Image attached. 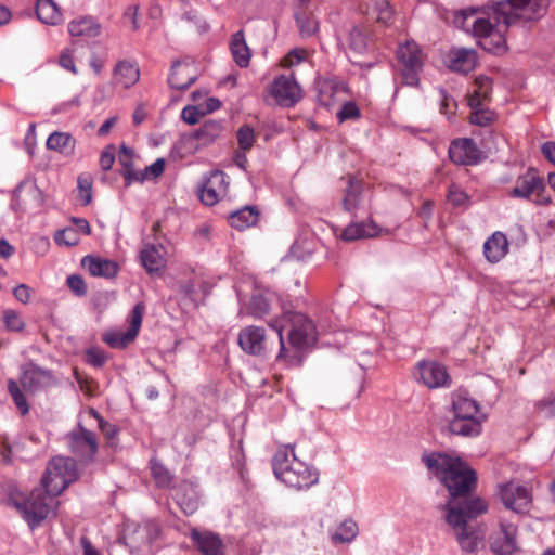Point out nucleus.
<instances>
[{
	"instance_id": "nucleus-4",
	"label": "nucleus",
	"mask_w": 555,
	"mask_h": 555,
	"mask_svg": "<svg viewBox=\"0 0 555 555\" xmlns=\"http://www.w3.org/2000/svg\"><path fill=\"white\" fill-rule=\"evenodd\" d=\"M272 468L276 479L297 491L307 490L319 482L318 469L296 456L294 444H283L276 450Z\"/></svg>"
},
{
	"instance_id": "nucleus-38",
	"label": "nucleus",
	"mask_w": 555,
	"mask_h": 555,
	"mask_svg": "<svg viewBox=\"0 0 555 555\" xmlns=\"http://www.w3.org/2000/svg\"><path fill=\"white\" fill-rule=\"evenodd\" d=\"M348 49L356 54H364L370 47L369 35L365 29L353 27L347 38Z\"/></svg>"
},
{
	"instance_id": "nucleus-13",
	"label": "nucleus",
	"mask_w": 555,
	"mask_h": 555,
	"mask_svg": "<svg viewBox=\"0 0 555 555\" xmlns=\"http://www.w3.org/2000/svg\"><path fill=\"white\" fill-rule=\"evenodd\" d=\"M144 305L137 304L130 313V324L127 331H108L103 334V341L112 348L122 349L129 346L138 336L142 318L144 313Z\"/></svg>"
},
{
	"instance_id": "nucleus-33",
	"label": "nucleus",
	"mask_w": 555,
	"mask_h": 555,
	"mask_svg": "<svg viewBox=\"0 0 555 555\" xmlns=\"http://www.w3.org/2000/svg\"><path fill=\"white\" fill-rule=\"evenodd\" d=\"M230 51L234 62L242 68L249 65L250 50L246 43L243 30H238L232 35L230 40Z\"/></svg>"
},
{
	"instance_id": "nucleus-23",
	"label": "nucleus",
	"mask_w": 555,
	"mask_h": 555,
	"mask_svg": "<svg viewBox=\"0 0 555 555\" xmlns=\"http://www.w3.org/2000/svg\"><path fill=\"white\" fill-rule=\"evenodd\" d=\"M447 62L451 70L467 74L475 68L477 55L472 49L453 48L448 53Z\"/></svg>"
},
{
	"instance_id": "nucleus-21",
	"label": "nucleus",
	"mask_w": 555,
	"mask_h": 555,
	"mask_svg": "<svg viewBox=\"0 0 555 555\" xmlns=\"http://www.w3.org/2000/svg\"><path fill=\"white\" fill-rule=\"evenodd\" d=\"M272 294L260 289H255L251 295L244 300L242 312L255 318L263 319L271 311Z\"/></svg>"
},
{
	"instance_id": "nucleus-10",
	"label": "nucleus",
	"mask_w": 555,
	"mask_h": 555,
	"mask_svg": "<svg viewBox=\"0 0 555 555\" xmlns=\"http://www.w3.org/2000/svg\"><path fill=\"white\" fill-rule=\"evenodd\" d=\"M413 377L428 389L449 387L451 377L446 366L434 360H423L416 363Z\"/></svg>"
},
{
	"instance_id": "nucleus-54",
	"label": "nucleus",
	"mask_w": 555,
	"mask_h": 555,
	"mask_svg": "<svg viewBox=\"0 0 555 555\" xmlns=\"http://www.w3.org/2000/svg\"><path fill=\"white\" fill-rule=\"evenodd\" d=\"M59 64L64 69L77 74V67L74 61V53L70 49L63 50L59 56Z\"/></svg>"
},
{
	"instance_id": "nucleus-53",
	"label": "nucleus",
	"mask_w": 555,
	"mask_h": 555,
	"mask_svg": "<svg viewBox=\"0 0 555 555\" xmlns=\"http://www.w3.org/2000/svg\"><path fill=\"white\" fill-rule=\"evenodd\" d=\"M307 56V52L304 49H293L282 60L281 65L284 67H291L302 62Z\"/></svg>"
},
{
	"instance_id": "nucleus-28",
	"label": "nucleus",
	"mask_w": 555,
	"mask_h": 555,
	"mask_svg": "<svg viewBox=\"0 0 555 555\" xmlns=\"http://www.w3.org/2000/svg\"><path fill=\"white\" fill-rule=\"evenodd\" d=\"M508 251V241L504 233L494 232L483 244V255L491 263L502 260Z\"/></svg>"
},
{
	"instance_id": "nucleus-39",
	"label": "nucleus",
	"mask_w": 555,
	"mask_h": 555,
	"mask_svg": "<svg viewBox=\"0 0 555 555\" xmlns=\"http://www.w3.org/2000/svg\"><path fill=\"white\" fill-rule=\"evenodd\" d=\"M358 525L351 519H347L338 528V531L332 535L333 543H349L358 535Z\"/></svg>"
},
{
	"instance_id": "nucleus-26",
	"label": "nucleus",
	"mask_w": 555,
	"mask_h": 555,
	"mask_svg": "<svg viewBox=\"0 0 555 555\" xmlns=\"http://www.w3.org/2000/svg\"><path fill=\"white\" fill-rule=\"evenodd\" d=\"M318 103L325 107H331L340 100V95L346 92L343 83L332 79H322L317 83Z\"/></svg>"
},
{
	"instance_id": "nucleus-24",
	"label": "nucleus",
	"mask_w": 555,
	"mask_h": 555,
	"mask_svg": "<svg viewBox=\"0 0 555 555\" xmlns=\"http://www.w3.org/2000/svg\"><path fill=\"white\" fill-rule=\"evenodd\" d=\"M383 233L373 220L363 222H353L347 225L340 233L339 237L344 242H353L358 240L372 238Z\"/></svg>"
},
{
	"instance_id": "nucleus-9",
	"label": "nucleus",
	"mask_w": 555,
	"mask_h": 555,
	"mask_svg": "<svg viewBox=\"0 0 555 555\" xmlns=\"http://www.w3.org/2000/svg\"><path fill=\"white\" fill-rule=\"evenodd\" d=\"M544 179L534 168H529L526 173L518 177L516 185L509 191V196L515 198L532 199L538 205L551 204V198L545 194Z\"/></svg>"
},
{
	"instance_id": "nucleus-63",
	"label": "nucleus",
	"mask_w": 555,
	"mask_h": 555,
	"mask_svg": "<svg viewBox=\"0 0 555 555\" xmlns=\"http://www.w3.org/2000/svg\"><path fill=\"white\" fill-rule=\"evenodd\" d=\"M541 151L545 158L555 165V142H546L542 145Z\"/></svg>"
},
{
	"instance_id": "nucleus-16",
	"label": "nucleus",
	"mask_w": 555,
	"mask_h": 555,
	"mask_svg": "<svg viewBox=\"0 0 555 555\" xmlns=\"http://www.w3.org/2000/svg\"><path fill=\"white\" fill-rule=\"evenodd\" d=\"M237 341L242 350L251 356H266L271 350L266 330L260 326L242 328Z\"/></svg>"
},
{
	"instance_id": "nucleus-14",
	"label": "nucleus",
	"mask_w": 555,
	"mask_h": 555,
	"mask_svg": "<svg viewBox=\"0 0 555 555\" xmlns=\"http://www.w3.org/2000/svg\"><path fill=\"white\" fill-rule=\"evenodd\" d=\"M269 93L279 105L284 107H292L301 99V89L293 73L275 77L269 87Z\"/></svg>"
},
{
	"instance_id": "nucleus-62",
	"label": "nucleus",
	"mask_w": 555,
	"mask_h": 555,
	"mask_svg": "<svg viewBox=\"0 0 555 555\" xmlns=\"http://www.w3.org/2000/svg\"><path fill=\"white\" fill-rule=\"evenodd\" d=\"M76 230H79V234L82 233L85 235H89L91 233V228L89 222L83 218H73L72 219Z\"/></svg>"
},
{
	"instance_id": "nucleus-57",
	"label": "nucleus",
	"mask_w": 555,
	"mask_h": 555,
	"mask_svg": "<svg viewBox=\"0 0 555 555\" xmlns=\"http://www.w3.org/2000/svg\"><path fill=\"white\" fill-rule=\"evenodd\" d=\"M165 170V160L163 158L156 159L152 165L146 166L144 172L146 179H155L159 177Z\"/></svg>"
},
{
	"instance_id": "nucleus-34",
	"label": "nucleus",
	"mask_w": 555,
	"mask_h": 555,
	"mask_svg": "<svg viewBox=\"0 0 555 555\" xmlns=\"http://www.w3.org/2000/svg\"><path fill=\"white\" fill-rule=\"evenodd\" d=\"M37 17L44 24L59 25L63 21V15L53 0H37Z\"/></svg>"
},
{
	"instance_id": "nucleus-1",
	"label": "nucleus",
	"mask_w": 555,
	"mask_h": 555,
	"mask_svg": "<svg viewBox=\"0 0 555 555\" xmlns=\"http://www.w3.org/2000/svg\"><path fill=\"white\" fill-rule=\"evenodd\" d=\"M423 461L450 493L451 500L443 507L444 518L461 550L467 554L476 553L483 545L485 531L469 521L488 509L480 498L465 499L476 485V472L460 457L447 453L434 452L424 455Z\"/></svg>"
},
{
	"instance_id": "nucleus-22",
	"label": "nucleus",
	"mask_w": 555,
	"mask_h": 555,
	"mask_svg": "<svg viewBox=\"0 0 555 555\" xmlns=\"http://www.w3.org/2000/svg\"><path fill=\"white\" fill-rule=\"evenodd\" d=\"M196 79V70L191 63L176 61L171 65L168 82L177 90L188 89Z\"/></svg>"
},
{
	"instance_id": "nucleus-64",
	"label": "nucleus",
	"mask_w": 555,
	"mask_h": 555,
	"mask_svg": "<svg viewBox=\"0 0 555 555\" xmlns=\"http://www.w3.org/2000/svg\"><path fill=\"white\" fill-rule=\"evenodd\" d=\"M15 253V248L7 241L0 240V257L8 259Z\"/></svg>"
},
{
	"instance_id": "nucleus-19",
	"label": "nucleus",
	"mask_w": 555,
	"mask_h": 555,
	"mask_svg": "<svg viewBox=\"0 0 555 555\" xmlns=\"http://www.w3.org/2000/svg\"><path fill=\"white\" fill-rule=\"evenodd\" d=\"M449 157L457 165H475L480 159V150L472 139H456L450 144Z\"/></svg>"
},
{
	"instance_id": "nucleus-5",
	"label": "nucleus",
	"mask_w": 555,
	"mask_h": 555,
	"mask_svg": "<svg viewBox=\"0 0 555 555\" xmlns=\"http://www.w3.org/2000/svg\"><path fill=\"white\" fill-rule=\"evenodd\" d=\"M453 417L449 430L459 436L475 437L481 433L485 416L479 413L478 403L464 393H454L452 401Z\"/></svg>"
},
{
	"instance_id": "nucleus-45",
	"label": "nucleus",
	"mask_w": 555,
	"mask_h": 555,
	"mask_svg": "<svg viewBox=\"0 0 555 555\" xmlns=\"http://www.w3.org/2000/svg\"><path fill=\"white\" fill-rule=\"evenodd\" d=\"M54 241L57 245L75 246L80 241L79 230L73 227L59 230L54 235Z\"/></svg>"
},
{
	"instance_id": "nucleus-49",
	"label": "nucleus",
	"mask_w": 555,
	"mask_h": 555,
	"mask_svg": "<svg viewBox=\"0 0 555 555\" xmlns=\"http://www.w3.org/2000/svg\"><path fill=\"white\" fill-rule=\"evenodd\" d=\"M74 377L81 391L89 396H93L95 393L98 389V383L93 378L79 372L77 369L74 370Z\"/></svg>"
},
{
	"instance_id": "nucleus-43",
	"label": "nucleus",
	"mask_w": 555,
	"mask_h": 555,
	"mask_svg": "<svg viewBox=\"0 0 555 555\" xmlns=\"http://www.w3.org/2000/svg\"><path fill=\"white\" fill-rule=\"evenodd\" d=\"M92 182L90 173H81L77 179L78 197L83 206L92 201Z\"/></svg>"
},
{
	"instance_id": "nucleus-2",
	"label": "nucleus",
	"mask_w": 555,
	"mask_h": 555,
	"mask_svg": "<svg viewBox=\"0 0 555 555\" xmlns=\"http://www.w3.org/2000/svg\"><path fill=\"white\" fill-rule=\"evenodd\" d=\"M548 0H503L496 2L489 18H477L473 24V33L479 38L483 50L492 53L505 49L504 33L517 22H529L541 18L548 8Z\"/></svg>"
},
{
	"instance_id": "nucleus-60",
	"label": "nucleus",
	"mask_w": 555,
	"mask_h": 555,
	"mask_svg": "<svg viewBox=\"0 0 555 555\" xmlns=\"http://www.w3.org/2000/svg\"><path fill=\"white\" fill-rule=\"evenodd\" d=\"M467 198H468L467 195L457 188L450 189L449 194H448L449 202L452 203L454 206L464 205L466 203Z\"/></svg>"
},
{
	"instance_id": "nucleus-51",
	"label": "nucleus",
	"mask_w": 555,
	"mask_h": 555,
	"mask_svg": "<svg viewBox=\"0 0 555 555\" xmlns=\"http://www.w3.org/2000/svg\"><path fill=\"white\" fill-rule=\"evenodd\" d=\"M67 286L77 296H85L87 294L86 282L78 274H72L67 278Z\"/></svg>"
},
{
	"instance_id": "nucleus-58",
	"label": "nucleus",
	"mask_w": 555,
	"mask_h": 555,
	"mask_svg": "<svg viewBox=\"0 0 555 555\" xmlns=\"http://www.w3.org/2000/svg\"><path fill=\"white\" fill-rule=\"evenodd\" d=\"M140 7L138 4H130L124 12V18L129 21L133 31L138 30L140 25L138 22Z\"/></svg>"
},
{
	"instance_id": "nucleus-46",
	"label": "nucleus",
	"mask_w": 555,
	"mask_h": 555,
	"mask_svg": "<svg viewBox=\"0 0 555 555\" xmlns=\"http://www.w3.org/2000/svg\"><path fill=\"white\" fill-rule=\"evenodd\" d=\"M88 414L90 417L98 421L99 428L101 429L103 435L107 438V440L113 441L116 438L117 428L115 425L104 421L103 417L93 408H90L88 410Z\"/></svg>"
},
{
	"instance_id": "nucleus-6",
	"label": "nucleus",
	"mask_w": 555,
	"mask_h": 555,
	"mask_svg": "<svg viewBox=\"0 0 555 555\" xmlns=\"http://www.w3.org/2000/svg\"><path fill=\"white\" fill-rule=\"evenodd\" d=\"M77 478L78 472L75 460L55 456L48 463L41 478V487L49 495L57 496Z\"/></svg>"
},
{
	"instance_id": "nucleus-17",
	"label": "nucleus",
	"mask_w": 555,
	"mask_h": 555,
	"mask_svg": "<svg viewBox=\"0 0 555 555\" xmlns=\"http://www.w3.org/2000/svg\"><path fill=\"white\" fill-rule=\"evenodd\" d=\"M229 180L224 172L215 170L206 179L199 198L203 204L212 206L228 194Z\"/></svg>"
},
{
	"instance_id": "nucleus-29",
	"label": "nucleus",
	"mask_w": 555,
	"mask_h": 555,
	"mask_svg": "<svg viewBox=\"0 0 555 555\" xmlns=\"http://www.w3.org/2000/svg\"><path fill=\"white\" fill-rule=\"evenodd\" d=\"M191 538L203 555L222 554L223 543L217 534L209 531L199 532L197 530H193Z\"/></svg>"
},
{
	"instance_id": "nucleus-31",
	"label": "nucleus",
	"mask_w": 555,
	"mask_h": 555,
	"mask_svg": "<svg viewBox=\"0 0 555 555\" xmlns=\"http://www.w3.org/2000/svg\"><path fill=\"white\" fill-rule=\"evenodd\" d=\"M259 215L257 207L245 206L232 211L228 217V221L232 228L244 231L257 223Z\"/></svg>"
},
{
	"instance_id": "nucleus-42",
	"label": "nucleus",
	"mask_w": 555,
	"mask_h": 555,
	"mask_svg": "<svg viewBox=\"0 0 555 555\" xmlns=\"http://www.w3.org/2000/svg\"><path fill=\"white\" fill-rule=\"evenodd\" d=\"M361 202V192L358 185L349 181V185L345 192L341 204L346 211L352 212L359 208Z\"/></svg>"
},
{
	"instance_id": "nucleus-20",
	"label": "nucleus",
	"mask_w": 555,
	"mask_h": 555,
	"mask_svg": "<svg viewBox=\"0 0 555 555\" xmlns=\"http://www.w3.org/2000/svg\"><path fill=\"white\" fill-rule=\"evenodd\" d=\"M517 528L511 522H500V530L490 537L491 550L498 555H512L516 550Z\"/></svg>"
},
{
	"instance_id": "nucleus-44",
	"label": "nucleus",
	"mask_w": 555,
	"mask_h": 555,
	"mask_svg": "<svg viewBox=\"0 0 555 555\" xmlns=\"http://www.w3.org/2000/svg\"><path fill=\"white\" fill-rule=\"evenodd\" d=\"M2 322L9 332L21 333L25 328V322L21 314L13 309H4L2 312Z\"/></svg>"
},
{
	"instance_id": "nucleus-47",
	"label": "nucleus",
	"mask_w": 555,
	"mask_h": 555,
	"mask_svg": "<svg viewBox=\"0 0 555 555\" xmlns=\"http://www.w3.org/2000/svg\"><path fill=\"white\" fill-rule=\"evenodd\" d=\"M296 23L302 37H311L318 29V23L314 17L306 14H298L296 16Z\"/></svg>"
},
{
	"instance_id": "nucleus-30",
	"label": "nucleus",
	"mask_w": 555,
	"mask_h": 555,
	"mask_svg": "<svg viewBox=\"0 0 555 555\" xmlns=\"http://www.w3.org/2000/svg\"><path fill=\"white\" fill-rule=\"evenodd\" d=\"M82 266L92 276L114 278L118 273L116 262L100 257L86 256Z\"/></svg>"
},
{
	"instance_id": "nucleus-32",
	"label": "nucleus",
	"mask_w": 555,
	"mask_h": 555,
	"mask_svg": "<svg viewBox=\"0 0 555 555\" xmlns=\"http://www.w3.org/2000/svg\"><path fill=\"white\" fill-rule=\"evenodd\" d=\"M68 31L74 37L93 38L100 35L101 25L92 16H82L69 22Z\"/></svg>"
},
{
	"instance_id": "nucleus-3",
	"label": "nucleus",
	"mask_w": 555,
	"mask_h": 555,
	"mask_svg": "<svg viewBox=\"0 0 555 555\" xmlns=\"http://www.w3.org/2000/svg\"><path fill=\"white\" fill-rule=\"evenodd\" d=\"M279 341L278 361L289 364L299 363L301 354L317 341V328L305 313L284 310L281 315L270 320Z\"/></svg>"
},
{
	"instance_id": "nucleus-11",
	"label": "nucleus",
	"mask_w": 555,
	"mask_h": 555,
	"mask_svg": "<svg viewBox=\"0 0 555 555\" xmlns=\"http://www.w3.org/2000/svg\"><path fill=\"white\" fill-rule=\"evenodd\" d=\"M53 498L43 488L31 491L28 499L20 506L24 518L34 528L44 520L52 508Z\"/></svg>"
},
{
	"instance_id": "nucleus-8",
	"label": "nucleus",
	"mask_w": 555,
	"mask_h": 555,
	"mask_svg": "<svg viewBox=\"0 0 555 555\" xmlns=\"http://www.w3.org/2000/svg\"><path fill=\"white\" fill-rule=\"evenodd\" d=\"M396 59L403 83L416 86L425 61L422 48L414 40H406L398 46Z\"/></svg>"
},
{
	"instance_id": "nucleus-25",
	"label": "nucleus",
	"mask_w": 555,
	"mask_h": 555,
	"mask_svg": "<svg viewBox=\"0 0 555 555\" xmlns=\"http://www.w3.org/2000/svg\"><path fill=\"white\" fill-rule=\"evenodd\" d=\"M140 79V69L137 62L118 61L113 70V82L124 89L134 86Z\"/></svg>"
},
{
	"instance_id": "nucleus-50",
	"label": "nucleus",
	"mask_w": 555,
	"mask_h": 555,
	"mask_svg": "<svg viewBox=\"0 0 555 555\" xmlns=\"http://www.w3.org/2000/svg\"><path fill=\"white\" fill-rule=\"evenodd\" d=\"M360 117V109L354 102H346L340 111L337 113V118L340 122L349 119H358Z\"/></svg>"
},
{
	"instance_id": "nucleus-18",
	"label": "nucleus",
	"mask_w": 555,
	"mask_h": 555,
	"mask_svg": "<svg viewBox=\"0 0 555 555\" xmlns=\"http://www.w3.org/2000/svg\"><path fill=\"white\" fill-rule=\"evenodd\" d=\"M500 496L505 507L516 513L525 512L531 503L529 490L513 482L501 487Z\"/></svg>"
},
{
	"instance_id": "nucleus-56",
	"label": "nucleus",
	"mask_w": 555,
	"mask_h": 555,
	"mask_svg": "<svg viewBox=\"0 0 555 555\" xmlns=\"http://www.w3.org/2000/svg\"><path fill=\"white\" fill-rule=\"evenodd\" d=\"M203 116V112H201L195 106H186L182 109L181 117L189 125H195L199 121Z\"/></svg>"
},
{
	"instance_id": "nucleus-55",
	"label": "nucleus",
	"mask_w": 555,
	"mask_h": 555,
	"mask_svg": "<svg viewBox=\"0 0 555 555\" xmlns=\"http://www.w3.org/2000/svg\"><path fill=\"white\" fill-rule=\"evenodd\" d=\"M535 408L546 417L555 415V396H548L540 400L537 402Z\"/></svg>"
},
{
	"instance_id": "nucleus-7",
	"label": "nucleus",
	"mask_w": 555,
	"mask_h": 555,
	"mask_svg": "<svg viewBox=\"0 0 555 555\" xmlns=\"http://www.w3.org/2000/svg\"><path fill=\"white\" fill-rule=\"evenodd\" d=\"M492 81L486 76H478L474 89L468 94V106L472 109L469 121L480 127L489 126L494 120V113L486 107L491 101Z\"/></svg>"
},
{
	"instance_id": "nucleus-15",
	"label": "nucleus",
	"mask_w": 555,
	"mask_h": 555,
	"mask_svg": "<svg viewBox=\"0 0 555 555\" xmlns=\"http://www.w3.org/2000/svg\"><path fill=\"white\" fill-rule=\"evenodd\" d=\"M67 446L73 454L80 461L89 462L98 451V442L94 433L79 425L77 429L66 436Z\"/></svg>"
},
{
	"instance_id": "nucleus-61",
	"label": "nucleus",
	"mask_w": 555,
	"mask_h": 555,
	"mask_svg": "<svg viewBox=\"0 0 555 555\" xmlns=\"http://www.w3.org/2000/svg\"><path fill=\"white\" fill-rule=\"evenodd\" d=\"M13 294H14L15 298L23 304H27L30 299V289L25 284L17 285L13 289Z\"/></svg>"
},
{
	"instance_id": "nucleus-27",
	"label": "nucleus",
	"mask_w": 555,
	"mask_h": 555,
	"mask_svg": "<svg viewBox=\"0 0 555 555\" xmlns=\"http://www.w3.org/2000/svg\"><path fill=\"white\" fill-rule=\"evenodd\" d=\"M140 258L142 266L149 273L158 272L165 267V251L162 244H145Z\"/></svg>"
},
{
	"instance_id": "nucleus-12",
	"label": "nucleus",
	"mask_w": 555,
	"mask_h": 555,
	"mask_svg": "<svg viewBox=\"0 0 555 555\" xmlns=\"http://www.w3.org/2000/svg\"><path fill=\"white\" fill-rule=\"evenodd\" d=\"M20 384L26 391L35 393L55 386L57 380L51 371L28 362L21 366Z\"/></svg>"
},
{
	"instance_id": "nucleus-37",
	"label": "nucleus",
	"mask_w": 555,
	"mask_h": 555,
	"mask_svg": "<svg viewBox=\"0 0 555 555\" xmlns=\"http://www.w3.org/2000/svg\"><path fill=\"white\" fill-rule=\"evenodd\" d=\"M222 124L218 120L205 121L194 133V138L202 145L212 143L222 132Z\"/></svg>"
},
{
	"instance_id": "nucleus-48",
	"label": "nucleus",
	"mask_w": 555,
	"mask_h": 555,
	"mask_svg": "<svg viewBox=\"0 0 555 555\" xmlns=\"http://www.w3.org/2000/svg\"><path fill=\"white\" fill-rule=\"evenodd\" d=\"M237 142L243 151H249L255 142V131L251 127L244 125L236 133Z\"/></svg>"
},
{
	"instance_id": "nucleus-52",
	"label": "nucleus",
	"mask_w": 555,
	"mask_h": 555,
	"mask_svg": "<svg viewBox=\"0 0 555 555\" xmlns=\"http://www.w3.org/2000/svg\"><path fill=\"white\" fill-rule=\"evenodd\" d=\"M87 362L94 367H102L107 361L106 354L96 348H90L86 352Z\"/></svg>"
},
{
	"instance_id": "nucleus-40",
	"label": "nucleus",
	"mask_w": 555,
	"mask_h": 555,
	"mask_svg": "<svg viewBox=\"0 0 555 555\" xmlns=\"http://www.w3.org/2000/svg\"><path fill=\"white\" fill-rule=\"evenodd\" d=\"M20 385H21L20 382L17 383L14 379H9L7 388H8V392L10 393V396H11L14 404L18 409L20 413L22 415H25L29 411V405H28L26 396L23 392Z\"/></svg>"
},
{
	"instance_id": "nucleus-35",
	"label": "nucleus",
	"mask_w": 555,
	"mask_h": 555,
	"mask_svg": "<svg viewBox=\"0 0 555 555\" xmlns=\"http://www.w3.org/2000/svg\"><path fill=\"white\" fill-rule=\"evenodd\" d=\"M119 162L124 167L121 176L126 181V185L132 182H143L146 179L144 170H137L131 165V151L125 145L121 146L119 152Z\"/></svg>"
},
{
	"instance_id": "nucleus-36",
	"label": "nucleus",
	"mask_w": 555,
	"mask_h": 555,
	"mask_svg": "<svg viewBox=\"0 0 555 555\" xmlns=\"http://www.w3.org/2000/svg\"><path fill=\"white\" fill-rule=\"evenodd\" d=\"M76 140L66 132H53L47 140V147L56 151L64 156L74 154Z\"/></svg>"
},
{
	"instance_id": "nucleus-59",
	"label": "nucleus",
	"mask_w": 555,
	"mask_h": 555,
	"mask_svg": "<svg viewBox=\"0 0 555 555\" xmlns=\"http://www.w3.org/2000/svg\"><path fill=\"white\" fill-rule=\"evenodd\" d=\"M114 162H115L114 149L113 147L105 149L101 153V156H100L101 168L104 171L109 170L112 168V166L114 165Z\"/></svg>"
},
{
	"instance_id": "nucleus-41",
	"label": "nucleus",
	"mask_w": 555,
	"mask_h": 555,
	"mask_svg": "<svg viewBox=\"0 0 555 555\" xmlns=\"http://www.w3.org/2000/svg\"><path fill=\"white\" fill-rule=\"evenodd\" d=\"M151 473L152 477L159 488H169L172 483L173 476L163 464L157 461L151 462Z\"/></svg>"
}]
</instances>
